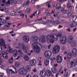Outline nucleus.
<instances>
[{
	"instance_id": "423d86ee",
	"label": "nucleus",
	"mask_w": 77,
	"mask_h": 77,
	"mask_svg": "<svg viewBox=\"0 0 77 77\" xmlns=\"http://www.w3.org/2000/svg\"><path fill=\"white\" fill-rule=\"evenodd\" d=\"M0 45L3 46V47H4V49H6L7 47H6V45L5 44V40L4 39L1 38L0 39Z\"/></svg>"
},
{
	"instance_id": "6ab92c4d",
	"label": "nucleus",
	"mask_w": 77,
	"mask_h": 77,
	"mask_svg": "<svg viewBox=\"0 0 77 77\" xmlns=\"http://www.w3.org/2000/svg\"><path fill=\"white\" fill-rule=\"evenodd\" d=\"M46 74L47 76L50 77V76L51 75V74H52V72H51V71L50 70H47L46 71Z\"/></svg>"
},
{
	"instance_id": "774afa93",
	"label": "nucleus",
	"mask_w": 77,
	"mask_h": 77,
	"mask_svg": "<svg viewBox=\"0 0 77 77\" xmlns=\"http://www.w3.org/2000/svg\"><path fill=\"white\" fill-rule=\"evenodd\" d=\"M74 60V61H75V63L77 64V58H76V60H75V59Z\"/></svg>"
},
{
	"instance_id": "680f3d73",
	"label": "nucleus",
	"mask_w": 77,
	"mask_h": 77,
	"mask_svg": "<svg viewBox=\"0 0 77 77\" xmlns=\"http://www.w3.org/2000/svg\"><path fill=\"white\" fill-rule=\"evenodd\" d=\"M58 65L57 64H56L54 65V67H56Z\"/></svg>"
},
{
	"instance_id": "5701e85b",
	"label": "nucleus",
	"mask_w": 77,
	"mask_h": 77,
	"mask_svg": "<svg viewBox=\"0 0 77 77\" xmlns=\"http://www.w3.org/2000/svg\"><path fill=\"white\" fill-rule=\"evenodd\" d=\"M32 40L33 41H38V37L37 36H33L31 38Z\"/></svg>"
},
{
	"instance_id": "9b49d317",
	"label": "nucleus",
	"mask_w": 77,
	"mask_h": 77,
	"mask_svg": "<svg viewBox=\"0 0 77 77\" xmlns=\"http://www.w3.org/2000/svg\"><path fill=\"white\" fill-rule=\"evenodd\" d=\"M19 72L20 74H26L27 72H26V70L22 68L19 70Z\"/></svg>"
},
{
	"instance_id": "603ef678",
	"label": "nucleus",
	"mask_w": 77,
	"mask_h": 77,
	"mask_svg": "<svg viewBox=\"0 0 77 77\" xmlns=\"http://www.w3.org/2000/svg\"><path fill=\"white\" fill-rule=\"evenodd\" d=\"M36 0H32V4H34V3H35V1H36Z\"/></svg>"
},
{
	"instance_id": "338daca9",
	"label": "nucleus",
	"mask_w": 77,
	"mask_h": 77,
	"mask_svg": "<svg viewBox=\"0 0 77 77\" xmlns=\"http://www.w3.org/2000/svg\"><path fill=\"white\" fill-rule=\"evenodd\" d=\"M5 19L7 20H9L10 18L9 17H6L5 18Z\"/></svg>"
},
{
	"instance_id": "f03ea898",
	"label": "nucleus",
	"mask_w": 77,
	"mask_h": 77,
	"mask_svg": "<svg viewBox=\"0 0 77 77\" xmlns=\"http://www.w3.org/2000/svg\"><path fill=\"white\" fill-rule=\"evenodd\" d=\"M34 51L35 53H39L41 51V48H45V46L42 45L40 44L35 42L32 44Z\"/></svg>"
},
{
	"instance_id": "c85d7f7f",
	"label": "nucleus",
	"mask_w": 77,
	"mask_h": 77,
	"mask_svg": "<svg viewBox=\"0 0 77 77\" xmlns=\"http://www.w3.org/2000/svg\"><path fill=\"white\" fill-rule=\"evenodd\" d=\"M20 65V63L19 62H17L15 63V66L16 67H18Z\"/></svg>"
},
{
	"instance_id": "cd10ccee",
	"label": "nucleus",
	"mask_w": 77,
	"mask_h": 77,
	"mask_svg": "<svg viewBox=\"0 0 77 77\" xmlns=\"http://www.w3.org/2000/svg\"><path fill=\"white\" fill-rule=\"evenodd\" d=\"M61 12L63 13H66V12H67L69 11V10H67L66 9L65 10L63 9H63H61Z\"/></svg>"
},
{
	"instance_id": "6e6d98bb",
	"label": "nucleus",
	"mask_w": 77,
	"mask_h": 77,
	"mask_svg": "<svg viewBox=\"0 0 77 77\" xmlns=\"http://www.w3.org/2000/svg\"><path fill=\"white\" fill-rule=\"evenodd\" d=\"M8 50L9 51H12V49L10 47H8Z\"/></svg>"
},
{
	"instance_id": "2f4dec72",
	"label": "nucleus",
	"mask_w": 77,
	"mask_h": 77,
	"mask_svg": "<svg viewBox=\"0 0 77 77\" xmlns=\"http://www.w3.org/2000/svg\"><path fill=\"white\" fill-rule=\"evenodd\" d=\"M11 14L12 15V16H16V13L14 11H12L11 13Z\"/></svg>"
},
{
	"instance_id": "aec40b11",
	"label": "nucleus",
	"mask_w": 77,
	"mask_h": 77,
	"mask_svg": "<svg viewBox=\"0 0 77 77\" xmlns=\"http://www.w3.org/2000/svg\"><path fill=\"white\" fill-rule=\"evenodd\" d=\"M71 45L72 46V47H75V46L77 45V44L76 43L75 41H73L71 42Z\"/></svg>"
},
{
	"instance_id": "a19ab883",
	"label": "nucleus",
	"mask_w": 77,
	"mask_h": 77,
	"mask_svg": "<svg viewBox=\"0 0 77 77\" xmlns=\"http://www.w3.org/2000/svg\"><path fill=\"white\" fill-rule=\"evenodd\" d=\"M1 53L2 55V56H3L6 54V53H5V51H2L1 52Z\"/></svg>"
},
{
	"instance_id": "e433bc0d",
	"label": "nucleus",
	"mask_w": 77,
	"mask_h": 77,
	"mask_svg": "<svg viewBox=\"0 0 77 77\" xmlns=\"http://www.w3.org/2000/svg\"><path fill=\"white\" fill-rule=\"evenodd\" d=\"M30 9L28 8L27 9V10L25 12L26 13H30Z\"/></svg>"
},
{
	"instance_id": "4be33fe9",
	"label": "nucleus",
	"mask_w": 77,
	"mask_h": 77,
	"mask_svg": "<svg viewBox=\"0 0 77 77\" xmlns=\"http://www.w3.org/2000/svg\"><path fill=\"white\" fill-rule=\"evenodd\" d=\"M30 66L29 65L27 66L25 68V69H26V70H25V71H26V72H29V71H30V68H31Z\"/></svg>"
},
{
	"instance_id": "8fccbe9b",
	"label": "nucleus",
	"mask_w": 77,
	"mask_h": 77,
	"mask_svg": "<svg viewBox=\"0 0 77 77\" xmlns=\"http://www.w3.org/2000/svg\"><path fill=\"white\" fill-rule=\"evenodd\" d=\"M54 17H57V13L56 12L54 15Z\"/></svg>"
},
{
	"instance_id": "ea45409f",
	"label": "nucleus",
	"mask_w": 77,
	"mask_h": 77,
	"mask_svg": "<svg viewBox=\"0 0 77 77\" xmlns=\"http://www.w3.org/2000/svg\"><path fill=\"white\" fill-rule=\"evenodd\" d=\"M3 75H4V73L0 72V77H3Z\"/></svg>"
},
{
	"instance_id": "bf43d9fd",
	"label": "nucleus",
	"mask_w": 77,
	"mask_h": 77,
	"mask_svg": "<svg viewBox=\"0 0 77 77\" xmlns=\"http://www.w3.org/2000/svg\"><path fill=\"white\" fill-rule=\"evenodd\" d=\"M37 13V11H35V12L32 14V16H35V14Z\"/></svg>"
},
{
	"instance_id": "69168bd1",
	"label": "nucleus",
	"mask_w": 77,
	"mask_h": 77,
	"mask_svg": "<svg viewBox=\"0 0 77 77\" xmlns=\"http://www.w3.org/2000/svg\"><path fill=\"white\" fill-rule=\"evenodd\" d=\"M66 30L68 32H70L71 31V29H67Z\"/></svg>"
},
{
	"instance_id": "473e14b6",
	"label": "nucleus",
	"mask_w": 77,
	"mask_h": 77,
	"mask_svg": "<svg viewBox=\"0 0 77 77\" xmlns=\"http://www.w3.org/2000/svg\"><path fill=\"white\" fill-rule=\"evenodd\" d=\"M24 59L26 60L27 61L29 60V57L27 56H25L24 57Z\"/></svg>"
},
{
	"instance_id": "b1692460",
	"label": "nucleus",
	"mask_w": 77,
	"mask_h": 77,
	"mask_svg": "<svg viewBox=\"0 0 77 77\" xmlns=\"http://www.w3.org/2000/svg\"><path fill=\"white\" fill-rule=\"evenodd\" d=\"M45 64L46 66H47L48 64H49V62L50 61H49V59H46L45 60Z\"/></svg>"
},
{
	"instance_id": "dca6fc26",
	"label": "nucleus",
	"mask_w": 77,
	"mask_h": 77,
	"mask_svg": "<svg viewBox=\"0 0 77 77\" xmlns=\"http://www.w3.org/2000/svg\"><path fill=\"white\" fill-rule=\"evenodd\" d=\"M40 41L42 43H43V42H46V38H45V36H42L40 38Z\"/></svg>"
},
{
	"instance_id": "ddd939ff",
	"label": "nucleus",
	"mask_w": 77,
	"mask_h": 77,
	"mask_svg": "<svg viewBox=\"0 0 77 77\" xmlns=\"http://www.w3.org/2000/svg\"><path fill=\"white\" fill-rule=\"evenodd\" d=\"M36 62V60L33 59L30 60L29 62V63L31 66H33V65H35Z\"/></svg>"
},
{
	"instance_id": "a18cd8bd",
	"label": "nucleus",
	"mask_w": 77,
	"mask_h": 77,
	"mask_svg": "<svg viewBox=\"0 0 77 77\" xmlns=\"http://www.w3.org/2000/svg\"><path fill=\"white\" fill-rule=\"evenodd\" d=\"M61 49L62 50H65V47L64 46H62Z\"/></svg>"
},
{
	"instance_id": "72a5a7b5",
	"label": "nucleus",
	"mask_w": 77,
	"mask_h": 77,
	"mask_svg": "<svg viewBox=\"0 0 77 77\" xmlns=\"http://www.w3.org/2000/svg\"><path fill=\"white\" fill-rule=\"evenodd\" d=\"M2 56L3 57H4V58H5V59H8V55L7 54H6L3 55Z\"/></svg>"
},
{
	"instance_id": "f8f14e48",
	"label": "nucleus",
	"mask_w": 77,
	"mask_h": 77,
	"mask_svg": "<svg viewBox=\"0 0 77 77\" xmlns=\"http://www.w3.org/2000/svg\"><path fill=\"white\" fill-rule=\"evenodd\" d=\"M72 54L74 57L77 56V50L76 48H73L72 51Z\"/></svg>"
},
{
	"instance_id": "0eeeda50",
	"label": "nucleus",
	"mask_w": 77,
	"mask_h": 77,
	"mask_svg": "<svg viewBox=\"0 0 77 77\" xmlns=\"http://www.w3.org/2000/svg\"><path fill=\"white\" fill-rule=\"evenodd\" d=\"M19 48L20 50L23 49V50H26V48L23 43H19Z\"/></svg>"
},
{
	"instance_id": "f704fd0d",
	"label": "nucleus",
	"mask_w": 77,
	"mask_h": 77,
	"mask_svg": "<svg viewBox=\"0 0 77 77\" xmlns=\"http://www.w3.org/2000/svg\"><path fill=\"white\" fill-rule=\"evenodd\" d=\"M72 17L73 21L75 20L77 18V16H72Z\"/></svg>"
},
{
	"instance_id": "412c9836",
	"label": "nucleus",
	"mask_w": 77,
	"mask_h": 77,
	"mask_svg": "<svg viewBox=\"0 0 77 77\" xmlns=\"http://www.w3.org/2000/svg\"><path fill=\"white\" fill-rule=\"evenodd\" d=\"M67 58L68 59H71L72 57V54L71 53H69L67 55Z\"/></svg>"
},
{
	"instance_id": "c03bdc74",
	"label": "nucleus",
	"mask_w": 77,
	"mask_h": 77,
	"mask_svg": "<svg viewBox=\"0 0 77 77\" xmlns=\"http://www.w3.org/2000/svg\"><path fill=\"white\" fill-rule=\"evenodd\" d=\"M29 3H30V1L29 0L26 2V5L27 6L28 5H29Z\"/></svg>"
},
{
	"instance_id": "f257e3e1",
	"label": "nucleus",
	"mask_w": 77,
	"mask_h": 77,
	"mask_svg": "<svg viewBox=\"0 0 77 77\" xmlns=\"http://www.w3.org/2000/svg\"><path fill=\"white\" fill-rule=\"evenodd\" d=\"M58 37L61 38L62 37L61 34H59L56 37H55L54 35H48L46 36L47 42L48 43L53 44L54 41H56L58 39Z\"/></svg>"
},
{
	"instance_id": "09e8293b",
	"label": "nucleus",
	"mask_w": 77,
	"mask_h": 77,
	"mask_svg": "<svg viewBox=\"0 0 77 77\" xmlns=\"http://www.w3.org/2000/svg\"><path fill=\"white\" fill-rule=\"evenodd\" d=\"M10 3H11L9 0H8L7 2L5 3L6 5H9Z\"/></svg>"
},
{
	"instance_id": "39448f33",
	"label": "nucleus",
	"mask_w": 77,
	"mask_h": 77,
	"mask_svg": "<svg viewBox=\"0 0 77 77\" xmlns=\"http://www.w3.org/2000/svg\"><path fill=\"white\" fill-rule=\"evenodd\" d=\"M51 52L50 51H47L44 53V56L46 57H50L51 56Z\"/></svg>"
},
{
	"instance_id": "de8ad7c7",
	"label": "nucleus",
	"mask_w": 77,
	"mask_h": 77,
	"mask_svg": "<svg viewBox=\"0 0 77 77\" xmlns=\"http://www.w3.org/2000/svg\"><path fill=\"white\" fill-rule=\"evenodd\" d=\"M71 15H72V13H69L68 14V17H71Z\"/></svg>"
},
{
	"instance_id": "393cba45",
	"label": "nucleus",
	"mask_w": 77,
	"mask_h": 77,
	"mask_svg": "<svg viewBox=\"0 0 77 77\" xmlns=\"http://www.w3.org/2000/svg\"><path fill=\"white\" fill-rule=\"evenodd\" d=\"M60 23L61 22L60 21H53L52 22V24H60Z\"/></svg>"
},
{
	"instance_id": "a878e982",
	"label": "nucleus",
	"mask_w": 77,
	"mask_h": 77,
	"mask_svg": "<svg viewBox=\"0 0 77 77\" xmlns=\"http://www.w3.org/2000/svg\"><path fill=\"white\" fill-rule=\"evenodd\" d=\"M13 57H11V58L8 60L9 63H13Z\"/></svg>"
},
{
	"instance_id": "e2e57ef3",
	"label": "nucleus",
	"mask_w": 77,
	"mask_h": 77,
	"mask_svg": "<svg viewBox=\"0 0 77 77\" xmlns=\"http://www.w3.org/2000/svg\"><path fill=\"white\" fill-rule=\"evenodd\" d=\"M0 48V51H1L3 50V48L2 47V46H1Z\"/></svg>"
},
{
	"instance_id": "7c9ffc66",
	"label": "nucleus",
	"mask_w": 77,
	"mask_h": 77,
	"mask_svg": "<svg viewBox=\"0 0 77 77\" xmlns=\"http://www.w3.org/2000/svg\"><path fill=\"white\" fill-rule=\"evenodd\" d=\"M56 9H58V10H62L63 9V8L61 7L60 5H59V6H58L57 7H56Z\"/></svg>"
},
{
	"instance_id": "c9c22d12",
	"label": "nucleus",
	"mask_w": 77,
	"mask_h": 77,
	"mask_svg": "<svg viewBox=\"0 0 77 77\" xmlns=\"http://www.w3.org/2000/svg\"><path fill=\"white\" fill-rule=\"evenodd\" d=\"M64 77H68V72H65Z\"/></svg>"
},
{
	"instance_id": "2eb2a0df",
	"label": "nucleus",
	"mask_w": 77,
	"mask_h": 77,
	"mask_svg": "<svg viewBox=\"0 0 77 77\" xmlns=\"http://www.w3.org/2000/svg\"><path fill=\"white\" fill-rule=\"evenodd\" d=\"M40 75L41 76L45 77L46 75V72L44 70H41L40 72Z\"/></svg>"
},
{
	"instance_id": "bb28decb",
	"label": "nucleus",
	"mask_w": 77,
	"mask_h": 77,
	"mask_svg": "<svg viewBox=\"0 0 77 77\" xmlns=\"http://www.w3.org/2000/svg\"><path fill=\"white\" fill-rule=\"evenodd\" d=\"M68 39L70 41H72L73 40V37L71 35H69L68 37Z\"/></svg>"
},
{
	"instance_id": "3c124183",
	"label": "nucleus",
	"mask_w": 77,
	"mask_h": 77,
	"mask_svg": "<svg viewBox=\"0 0 77 77\" xmlns=\"http://www.w3.org/2000/svg\"><path fill=\"white\" fill-rule=\"evenodd\" d=\"M47 23H52V21H51V20H48V21H47Z\"/></svg>"
},
{
	"instance_id": "37998d69",
	"label": "nucleus",
	"mask_w": 77,
	"mask_h": 77,
	"mask_svg": "<svg viewBox=\"0 0 77 77\" xmlns=\"http://www.w3.org/2000/svg\"><path fill=\"white\" fill-rule=\"evenodd\" d=\"M67 7L68 9H71L72 8V6L70 5H67Z\"/></svg>"
},
{
	"instance_id": "1a4fd4ad",
	"label": "nucleus",
	"mask_w": 77,
	"mask_h": 77,
	"mask_svg": "<svg viewBox=\"0 0 77 77\" xmlns=\"http://www.w3.org/2000/svg\"><path fill=\"white\" fill-rule=\"evenodd\" d=\"M22 39L23 42L27 43L29 41L30 38L28 35H25L23 37Z\"/></svg>"
},
{
	"instance_id": "20e7f679",
	"label": "nucleus",
	"mask_w": 77,
	"mask_h": 77,
	"mask_svg": "<svg viewBox=\"0 0 77 77\" xmlns=\"http://www.w3.org/2000/svg\"><path fill=\"white\" fill-rule=\"evenodd\" d=\"M12 67H13V68L15 69V72L14 71L12 70V69H6L7 73L8 75H9V74H10V71H11L13 74H15V73L17 74V72H16L17 71V69H16V68H15V66H13Z\"/></svg>"
},
{
	"instance_id": "5fc2aeb1",
	"label": "nucleus",
	"mask_w": 77,
	"mask_h": 77,
	"mask_svg": "<svg viewBox=\"0 0 77 77\" xmlns=\"http://www.w3.org/2000/svg\"><path fill=\"white\" fill-rule=\"evenodd\" d=\"M17 12L18 13H19V14H20V13H21L22 12V11H21V10H17Z\"/></svg>"
},
{
	"instance_id": "c756f323",
	"label": "nucleus",
	"mask_w": 77,
	"mask_h": 77,
	"mask_svg": "<svg viewBox=\"0 0 77 77\" xmlns=\"http://www.w3.org/2000/svg\"><path fill=\"white\" fill-rule=\"evenodd\" d=\"M50 4H51V2L49 1L47 2L46 5L47 6L48 8H50Z\"/></svg>"
},
{
	"instance_id": "9d476101",
	"label": "nucleus",
	"mask_w": 77,
	"mask_h": 77,
	"mask_svg": "<svg viewBox=\"0 0 77 77\" xmlns=\"http://www.w3.org/2000/svg\"><path fill=\"white\" fill-rule=\"evenodd\" d=\"M56 60L57 63H60L62 61V56L59 55H58L57 57Z\"/></svg>"
},
{
	"instance_id": "052dcab7",
	"label": "nucleus",
	"mask_w": 77,
	"mask_h": 77,
	"mask_svg": "<svg viewBox=\"0 0 77 77\" xmlns=\"http://www.w3.org/2000/svg\"><path fill=\"white\" fill-rule=\"evenodd\" d=\"M0 62L1 63H3V60L2 59H0Z\"/></svg>"
},
{
	"instance_id": "864d4df0",
	"label": "nucleus",
	"mask_w": 77,
	"mask_h": 77,
	"mask_svg": "<svg viewBox=\"0 0 77 77\" xmlns=\"http://www.w3.org/2000/svg\"><path fill=\"white\" fill-rule=\"evenodd\" d=\"M59 72H58V73H56V77H58V75H59Z\"/></svg>"
},
{
	"instance_id": "f3484780",
	"label": "nucleus",
	"mask_w": 77,
	"mask_h": 77,
	"mask_svg": "<svg viewBox=\"0 0 77 77\" xmlns=\"http://www.w3.org/2000/svg\"><path fill=\"white\" fill-rule=\"evenodd\" d=\"M76 26H77V22L74 21L72 22L70 25V27H75Z\"/></svg>"
},
{
	"instance_id": "4d7b16f0",
	"label": "nucleus",
	"mask_w": 77,
	"mask_h": 77,
	"mask_svg": "<svg viewBox=\"0 0 77 77\" xmlns=\"http://www.w3.org/2000/svg\"><path fill=\"white\" fill-rule=\"evenodd\" d=\"M20 16L24 18V14H22L20 15Z\"/></svg>"
},
{
	"instance_id": "7ed1b4c3",
	"label": "nucleus",
	"mask_w": 77,
	"mask_h": 77,
	"mask_svg": "<svg viewBox=\"0 0 77 77\" xmlns=\"http://www.w3.org/2000/svg\"><path fill=\"white\" fill-rule=\"evenodd\" d=\"M60 50V46L59 45H56L54 46L52 49V53L54 54L59 53Z\"/></svg>"
},
{
	"instance_id": "a211bd4d",
	"label": "nucleus",
	"mask_w": 77,
	"mask_h": 77,
	"mask_svg": "<svg viewBox=\"0 0 77 77\" xmlns=\"http://www.w3.org/2000/svg\"><path fill=\"white\" fill-rule=\"evenodd\" d=\"M13 56L14 57H16L18 55V51L16 50H14L13 51Z\"/></svg>"
},
{
	"instance_id": "58836bf2",
	"label": "nucleus",
	"mask_w": 77,
	"mask_h": 77,
	"mask_svg": "<svg viewBox=\"0 0 77 77\" xmlns=\"http://www.w3.org/2000/svg\"><path fill=\"white\" fill-rule=\"evenodd\" d=\"M67 67L68 68H71V67H72V66L71 65V64H68L67 65Z\"/></svg>"
},
{
	"instance_id": "79ce46f5",
	"label": "nucleus",
	"mask_w": 77,
	"mask_h": 77,
	"mask_svg": "<svg viewBox=\"0 0 77 77\" xmlns=\"http://www.w3.org/2000/svg\"><path fill=\"white\" fill-rule=\"evenodd\" d=\"M32 71L34 72H36L37 71V69H36V68H35L32 70Z\"/></svg>"
},
{
	"instance_id": "4468645a",
	"label": "nucleus",
	"mask_w": 77,
	"mask_h": 77,
	"mask_svg": "<svg viewBox=\"0 0 77 77\" xmlns=\"http://www.w3.org/2000/svg\"><path fill=\"white\" fill-rule=\"evenodd\" d=\"M51 71L54 74H55L57 72V68L55 67H53V68H51Z\"/></svg>"
},
{
	"instance_id": "4c0bfd02",
	"label": "nucleus",
	"mask_w": 77,
	"mask_h": 77,
	"mask_svg": "<svg viewBox=\"0 0 77 77\" xmlns=\"http://www.w3.org/2000/svg\"><path fill=\"white\" fill-rule=\"evenodd\" d=\"M74 63H75V64H77L75 63V62L74 61V60L73 61H72L71 62V63H70V64H71V66H72L74 65Z\"/></svg>"
},
{
	"instance_id": "13d9d810",
	"label": "nucleus",
	"mask_w": 77,
	"mask_h": 77,
	"mask_svg": "<svg viewBox=\"0 0 77 77\" xmlns=\"http://www.w3.org/2000/svg\"><path fill=\"white\" fill-rule=\"evenodd\" d=\"M26 77H32V76L30 75H26Z\"/></svg>"
},
{
	"instance_id": "6e6552de",
	"label": "nucleus",
	"mask_w": 77,
	"mask_h": 77,
	"mask_svg": "<svg viewBox=\"0 0 77 77\" xmlns=\"http://www.w3.org/2000/svg\"><path fill=\"white\" fill-rule=\"evenodd\" d=\"M67 40V38L66 36H64L60 38V42L62 43V44H65V43L66 42Z\"/></svg>"
},
{
	"instance_id": "0e129e2a",
	"label": "nucleus",
	"mask_w": 77,
	"mask_h": 77,
	"mask_svg": "<svg viewBox=\"0 0 77 77\" xmlns=\"http://www.w3.org/2000/svg\"><path fill=\"white\" fill-rule=\"evenodd\" d=\"M20 57V56H18L17 57V58H16L15 59V60H18L19 59V58Z\"/></svg>"
},
{
	"instance_id": "49530a36",
	"label": "nucleus",
	"mask_w": 77,
	"mask_h": 77,
	"mask_svg": "<svg viewBox=\"0 0 77 77\" xmlns=\"http://www.w3.org/2000/svg\"><path fill=\"white\" fill-rule=\"evenodd\" d=\"M37 60L39 61V62L40 63H41V57H38L37 58Z\"/></svg>"
}]
</instances>
